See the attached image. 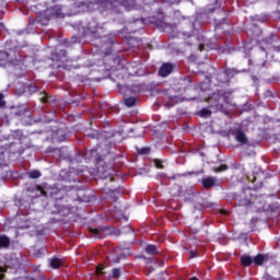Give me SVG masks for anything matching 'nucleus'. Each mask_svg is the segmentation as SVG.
Masks as SVG:
<instances>
[{"label": "nucleus", "mask_w": 280, "mask_h": 280, "mask_svg": "<svg viewBox=\"0 0 280 280\" xmlns=\"http://www.w3.org/2000/svg\"><path fill=\"white\" fill-rule=\"evenodd\" d=\"M10 246V238L5 235H0V248H8Z\"/></svg>", "instance_id": "nucleus-8"}, {"label": "nucleus", "mask_w": 280, "mask_h": 280, "mask_svg": "<svg viewBox=\"0 0 280 280\" xmlns=\"http://www.w3.org/2000/svg\"><path fill=\"white\" fill-rule=\"evenodd\" d=\"M145 252L148 253V255H156V246L155 245H148L145 247Z\"/></svg>", "instance_id": "nucleus-13"}, {"label": "nucleus", "mask_w": 280, "mask_h": 280, "mask_svg": "<svg viewBox=\"0 0 280 280\" xmlns=\"http://www.w3.org/2000/svg\"><path fill=\"white\" fill-rule=\"evenodd\" d=\"M197 115H199V117H211V109L203 107Z\"/></svg>", "instance_id": "nucleus-10"}, {"label": "nucleus", "mask_w": 280, "mask_h": 280, "mask_svg": "<svg viewBox=\"0 0 280 280\" xmlns=\"http://www.w3.org/2000/svg\"><path fill=\"white\" fill-rule=\"evenodd\" d=\"M91 233H93L94 237H97L98 240L102 238V235H100V229H91Z\"/></svg>", "instance_id": "nucleus-16"}, {"label": "nucleus", "mask_w": 280, "mask_h": 280, "mask_svg": "<svg viewBox=\"0 0 280 280\" xmlns=\"http://www.w3.org/2000/svg\"><path fill=\"white\" fill-rule=\"evenodd\" d=\"M0 106H5V96L3 93H0Z\"/></svg>", "instance_id": "nucleus-18"}, {"label": "nucleus", "mask_w": 280, "mask_h": 280, "mask_svg": "<svg viewBox=\"0 0 280 280\" xmlns=\"http://www.w3.org/2000/svg\"><path fill=\"white\" fill-rule=\"evenodd\" d=\"M172 71H174V65L166 62L163 63L159 70V75L161 78H167V75H170V73H172Z\"/></svg>", "instance_id": "nucleus-2"}, {"label": "nucleus", "mask_w": 280, "mask_h": 280, "mask_svg": "<svg viewBox=\"0 0 280 280\" xmlns=\"http://www.w3.org/2000/svg\"><path fill=\"white\" fill-rule=\"evenodd\" d=\"M213 185H215V179H213L212 177H208V178L202 179V186L206 189H210V187H213Z\"/></svg>", "instance_id": "nucleus-7"}, {"label": "nucleus", "mask_w": 280, "mask_h": 280, "mask_svg": "<svg viewBox=\"0 0 280 280\" xmlns=\"http://www.w3.org/2000/svg\"><path fill=\"white\" fill-rule=\"evenodd\" d=\"M0 56L2 58V60H8V54L5 51H0Z\"/></svg>", "instance_id": "nucleus-21"}, {"label": "nucleus", "mask_w": 280, "mask_h": 280, "mask_svg": "<svg viewBox=\"0 0 280 280\" xmlns=\"http://www.w3.org/2000/svg\"><path fill=\"white\" fill-rule=\"evenodd\" d=\"M264 255L258 254L257 256L254 257L253 261L256 264V266H261L264 264Z\"/></svg>", "instance_id": "nucleus-12"}, {"label": "nucleus", "mask_w": 280, "mask_h": 280, "mask_svg": "<svg viewBox=\"0 0 280 280\" xmlns=\"http://www.w3.org/2000/svg\"><path fill=\"white\" fill-rule=\"evenodd\" d=\"M234 137H235V140L241 143L242 145L248 143V138L246 137V133H244V131L240 130V129H236L234 132H233Z\"/></svg>", "instance_id": "nucleus-3"}, {"label": "nucleus", "mask_w": 280, "mask_h": 280, "mask_svg": "<svg viewBox=\"0 0 280 280\" xmlns=\"http://www.w3.org/2000/svg\"><path fill=\"white\" fill-rule=\"evenodd\" d=\"M223 75L225 77V82H231V78H235V75H237V72L235 71V69H225Z\"/></svg>", "instance_id": "nucleus-6"}, {"label": "nucleus", "mask_w": 280, "mask_h": 280, "mask_svg": "<svg viewBox=\"0 0 280 280\" xmlns=\"http://www.w3.org/2000/svg\"><path fill=\"white\" fill-rule=\"evenodd\" d=\"M148 152H150V149L148 148H144L141 150V154H148Z\"/></svg>", "instance_id": "nucleus-24"}, {"label": "nucleus", "mask_w": 280, "mask_h": 280, "mask_svg": "<svg viewBox=\"0 0 280 280\" xmlns=\"http://www.w3.org/2000/svg\"><path fill=\"white\" fill-rule=\"evenodd\" d=\"M95 272L96 275L100 277L102 275H104V266L100 265L95 268Z\"/></svg>", "instance_id": "nucleus-15"}, {"label": "nucleus", "mask_w": 280, "mask_h": 280, "mask_svg": "<svg viewBox=\"0 0 280 280\" xmlns=\"http://www.w3.org/2000/svg\"><path fill=\"white\" fill-rule=\"evenodd\" d=\"M119 277H121L119 269H113V279H119Z\"/></svg>", "instance_id": "nucleus-17"}, {"label": "nucleus", "mask_w": 280, "mask_h": 280, "mask_svg": "<svg viewBox=\"0 0 280 280\" xmlns=\"http://www.w3.org/2000/svg\"><path fill=\"white\" fill-rule=\"evenodd\" d=\"M197 256H198V252H194V250L190 252L191 259H194V257H197Z\"/></svg>", "instance_id": "nucleus-23"}, {"label": "nucleus", "mask_w": 280, "mask_h": 280, "mask_svg": "<svg viewBox=\"0 0 280 280\" xmlns=\"http://www.w3.org/2000/svg\"><path fill=\"white\" fill-rule=\"evenodd\" d=\"M44 16H46V19L40 20V22L43 23V25H47V23H49L50 19H54L56 16H60V11H58V9L55 7L50 10L45 11Z\"/></svg>", "instance_id": "nucleus-1"}, {"label": "nucleus", "mask_w": 280, "mask_h": 280, "mask_svg": "<svg viewBox=\"0 0 280 280\" xmlns=\"http://www.w3.org/2000/svg\"><path fill=\"white\" fill-rule=\"evenodd\" d=\"M49 264H50V268L58 269L61 266H65V260L55 257L50 259Z\"/></svg>", "instance_id": "nucleus-5"}, {"label": "nucleus", "mask_w": 280, "mask_h": 280, "mask_svg": "<svg viewBox=\"0 0 280 280\" xmlns=\"http://www.w3.org/2000/svg\"><path fill=\"white\" fill-rule=\"evenodd\" d=\"M241 262L243 266H250L253 264V257L248 255H243L241 258Z\"/></svg>", "instance_id": "nucleus-9"}, {"label": "nucleus", "mask_w": 280, "mask_h": 280, "mask_svg": "<svg viewBox=\"0 0 280 280\" xmlns=\"http://www.w3.org/2000/svg\"><path fill=\"white\" fill-rule=\"evenodd\" d=\"M228 170L226 165L222 164L219 168H217V172H225Z\"/></svg>", "instance_id": "nucleus-22"}, {"label": "nucleus", "mask_w": 280, "mask_h": 280, "mask_svg": "<svg viewBox=\"0 0 280 280\" xmlns=\"http://www.w3.org/2000/svg\"><path fill=\"white\" fill-rule=\"evenodd\" d=\"M190 280H198L197 278H191Z\"/></svg>", "instance_id": "nucleus-26"}, {"label": "nucleus", "mask_w": 280, "mask_h": 280, "mask_svg": "<svg viewBox=\"0 0 280 280\" xmlns=\"http://www.w3.org/2000/svg\"><path fill=\"white\" fill-rule=\"evenodd\" d=\"M42 96L39 97L42 104H56L58 101L56 100V96H49L47 93H42Z\"/></svg>", "instance_id": "nucleus-4"}, {"label": "nucleus", "mask_w": 280, "mask_h": 280, "mask_svg": "<svg viewBox=\"0 0 280 280\" xmlns=\"http://www.w3.org/2000/svg\"><path fill=\"white\" fill-rule=\"evenodd\" d=\"M137 104V97L131 96L128 98H125V106H136Z\"/></svg>", "instance_id": "nucleus-11"}, {"label": "nucleus", "mask_w": 280, "mask_h": 280, "mask_svg": "<svg viewBox=\"0 0 280 280\" xmlns=\"http://www.w3.org/2000/svg\"><path fill=\"white\" fill-rule=\"evenodd\" d=\"M199 49L202 51L205 49V45H199Z\"/></svg>", "instance_id": "nucleus-25"}, {"label": "nucleus", "mask_w": 280, "mask_h": 280, "mask_svg": "<svg viewBox=\"0 0 280 280\" xmlns=\"http://www.w3.org/2000/svg\"><path fill=\"white\" fill-rule=\"evenodd\" d=\"M155 163V167H158V170H163V164H161V160H154Z\"/></svg>", "instance_id": "nucleus-19"}, {"label": "nucleus", "mask_w": 280, "mask_h": 280, "mask_svg": "<svg viewBox=\"0 0 280 280\" xmlns=\"http://www.w3.org/2000/svg\"><path fill=\"white\" fill-rule=\"evenodd\" d=\"M8 270L5 267H0V280H3V273Z\"/></svg>", "instance_id": "nucleus-20"}, {"label": "nucleus", "mask_w": 280, "mask_h": 280, "mask_svg": "<svg viewBox=\"0 0 280 280\" xmlns=\"http://www.w3.org/2000/svg\"><path fill=\"white\" fill-rule=\"evenodd\" d=\"M30 178H40V173L38 171H32L28 173Z\"/></svg>", "instance_id": "nucleus-14"}]
</instances>
